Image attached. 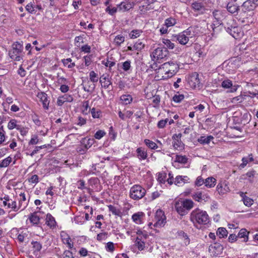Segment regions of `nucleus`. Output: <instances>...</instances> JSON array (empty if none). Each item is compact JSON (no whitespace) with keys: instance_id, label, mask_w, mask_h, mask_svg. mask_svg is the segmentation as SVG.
I'll return each mask as SVG.
<instances>
[{"instance_id":"obj_46","label":"nucleus","mask_w":258,"mask_h":258,"mask_svg":"<svg viewBox=\"0 0 258 258\" xmlns=\"http://www.w3.org/2000/svg\"><path fill=\"white\" fill-rule=\"evenodd\" d=\"M62 62L65 67L69 69L73 68L75 66V62H72V60L70 58L62 59Z\"/></svg>"},{"instance_id":"obj_28","label":"nucleus","mask_w":258,"mask_h":258,"mask_svg":"<svg viewBox=\"0 0 258 258\" xmlns=\"http://www.w3.org/2000/svg\"><path fill=\"white\" fill-rule=\"evenodd\" d=\"M40 217L37 215V212H34L29 215L28 220L32 225H37L40 222Z\"/></svg>"},{"instance_id":"obj_15","label":"nucleus","mask_w":258,"mask_h":258,"mask_svg":"<svg viewBox=\"0 0 258 258\" xmlns=\"http://www.w3.org/2000/svg\"><path fill=\"white\" fill-rule=\"evenodd\" d=\"M181 136V134L179 133L174 134L172 136V139L173 140L172 145L175 149L181 150L183 147V144L180 140Z\"/></svg>"},{"instance_id":"obj_20","label":"nucleus","mask_w":258,"mask_h":258,"mask_svg":"<svg viewBox=\"0 0 258 258\" xmlns=\"http://www.w3.org/2000/svg\"><path fill=\"white\" fill-rule=\"evenodd\" d=\"M166 55V51H164L162 48L160 47L155 49L151 55L154 58L157 60L163 58Z\"/></svg>"},{"instance_id":"obj_45","label":"nucleus","mask_w":258,"mask_h":258,"mask_svg":"<svg viewBox=\"0 0 258 258\" xmlns=\"http://www.w3.org/2000/svg\"><path fill=\"white\" fill-rule=\"evenodd\" d=\"M162 43L164 44L166 47L169 49H173L175 47V44L171 41L168 39H163Z\"/></svg>"},{"instance_id":"obj_59","label":"nucleus","mask_w":258,"mask_h":258,"mask_svg":"<svg viewBox=\"0 0 258 258\" xmlns=\"http://www.w3.org/2000/svg\"><path fill=\"white\" fill-rule=\"evenodd\" d=\"M90 80L93 83L98 82V77L97 74L94 71H91L89 74Z\"/></svg>"},{"instance_id":"obj_51","label":"nucleus","mask_w":258,"mask_h":258,"mask_svg":"<svg viewBox=\"0 0 258 258\" xmlns=\"http://www.w3.org/2000/svg\"><path fill=\"white\" fill-rule=\"evenodd\" d=\"M108 209L110 212L112 213L113 215L120 216H121V212L120 210L115 207L112 205L108 206Z\"/></svg>"},{"instance_id":"obj_11","label":"nucleus","mask_w":258,"mask_h":258,"mask_svg":"<svg viewBox=\"0 0 258 258\" xmlns=\"http://www.w3.org/2000/svg\"><path fill=\"white\" fill-rule=\"evenodd\" d=\"M60 237L62 243L65 244L69 249L75 248L74 247V243L69 234L64 231L60 232Z\"/></svg>"},{"instance_id":"obj_30","label":"nucleus","mask_w":258,"mask_h":258,"mask_svg":"<svg viewBox=\"0 0 258 258\" xmlns=\"http://www.w3.org/2000/svg\"><path fill=\"white\" fill-rule=\"evenodd\" d=\"M249 232L245 229H241L238 233V238L242 239V242H247L248 240Z\"/></svg>"},{"instance_id":"obj_23","label":"nucleus","mask_w":258,"mask_h":258,"mask_svg":"<svg viewBox=\"0 0 258 258\" xmlns=\"http://www.w3.org/2000/svg\"><path fill=\"white\" fill-rule=\"evenodd\" d=\"M189 178L187 176L178 175L176 177L174 184L178 186L184 185L185 183L189 182Z\"/></svg>"},{"instance_id":"obj_31","label":"nucleus","mask_w":258,"mask_h":258,"mask_svg":"<svg viewBox=\"0 0 258 258\" xmlns=\"http://www.w3.org/2000/svg\"><path fill=\"white\" fill-rule=\"evenodd\" d=\"M213 16L215 18V19L219 22V23H220V22L221 21V20L225 17V12L223 11L222 10H215L213 12Z\"/></svg>"},{"instance_id":"obj_49","label":"nucleus","mask_w":258,"mask_h":258,"mask_svg":"<svg viewBox=\"0 0 258 258\" xmlns=\"http://www.w3.org/2000/svg\"><path fill=\"white\" fill-rule=\"evenodd\" d=\"M12 162V158L8 156L0 162V168L7 167Z\"/></svg>"},{"instance_id":"obj_50","label":"nucleus","mask_w":258,"mask_h":258,"mask_svg":"<svg viewBox=\"0 0 258 258\" xmlns=\"http://www.w3.org/2000/svg\"><path fill=\"white\" fill-rule=\"evenodd\" d=\"M142 33V31L141 30H133L129 34V36L131 39H135L139 37L141 35Z\"/></svg>"},{"instance_id":"obj_53","label":"nucleus","mask_w":258,"mask_h":258,"mask_svg":"<svg viewBox=\"0 0 258 258\" xmlns=\"http://www.w3.org/2000/svg\"><path fill=\"white\" fill-rule=\"evenodd\" d=\"M91 112L93 118H99L101 116L102 112L99 109L93 108L91 109Z\"/></svg>"},{"instance_id":"obj_33","label":"nucleus","mask_w":258,"mask_h":258,"mask_svg":"<svg viewBox=\"0 0 258 258\" xmlns=\"http://www.w3.org/2000/svg\"><path fill=\"white\" fill-rule=\"evenodd\" d=\"M240 196L242 198L243 202L246 206L250 207L253 204V200L246 196L245 193L240 192Z\"/></svg>"},{"instance_id":"obj_36","label":"nucleus","mask_w":258,"mask_h":258,"mask_svg":"<svg viewBox=\"0 0 258 258\" xmlns=\"http://www.w3.org/2000/svg\"><path fill=\"white\" fill-rule=\"evenodd\" d=\"M141 236H137L135 241V245L139 250H143L147 246L145 244V242H143L141 238Z\"/></svg>"},{"instance_id":"obj_55","label":"nucleus","mask_w":258,"mask_h":258,"mask_svg":"<svg viewBox=\"0 0 258 258\" xmlns=\"http://www.w3.org/2000/svg\"><path fill=\"white\" fill-rule=\"evenodd\" d=\"M166 174L165 172H160L157 175V180L161 183H165L166 181Z\"/></svg>"},{"instance_id":"obj_40","label":"nucleus","mask_w":258,"mask_h":258,"mask_svg":"<svg viewBox=\"0 0 258 258\" xmlns=\"http://www.w3.org/2000/svg\"><path fill=\"white\" fill-rule=\"evenodd\" d=\"M253 161L252 154L249 155L247 157H243L242 159V163L240 165V167L242 168L245 167L248 163Z\"/></svg>"},{"instance_id":"obj_16","label":"nucleus","mask_w":258,"mask_h":258,"mask_svg":"<svg viewBox=\"0 0 258 258\" xmlns=\"http://www.w3.org/2000/svg\"><path fill=\"white\" fill-rule=\"evenodd\" d=\"M164 66L166 67L172 74L174 76L178 72L179 67L178 64L175 61H170L163 63Z\"/></svg>"},{"instance_id":"obj_4","label":"nucleus","mask_w":258,"mask_h":258,"mask_svg":"<svg viewBox=\"0 0 258 258\" xmlns=\"http://www.w3.org/2000/svg\"><path fill=\"white\" fill-rule=\"evenodd\" d=\"M166 223V218L164 212L160 209H158L155 213L153 222L149 223L148 225L151 228H152V225H153L155 227H162Z\"/></svg>"},{"instance_id":"obj_27","label":"nucleus","mask_w":258,"mask_h":258,"mask_svg":"<svg viewBox=\"0 0 258 258\" xmlns=\"http://www.w3.org/2000/svg\"><path fill=\"white\" fill-rule=\"evenodd\" d=\"M12 231L13 233H15L18 240L20 242H23L24 241L25 238L27 236L26 233L20 231L17 228L13 229Z\"/></svg>"},{"instance_id":"obj_14","label":"nucleus","mask_w":258,"mask_h":258,"mask_svg":"<svg viewBox=\"0 0 258 258\" xmlns=\"http://www.w3.org/2000/svg\"><path fill=\"white\" fill-rule=\"evenodd\" d=\"M176 237L181 241L182 246H187L190 243V240L188 236L182 230L177 232Z\"/></svg>"},{"instance_id":"obj_38","label":"nucleus","mask_w":258,"mask_h":258,"mask_svg":"<svg viewBox=\"0 0 258 258\" xmlns=\"http://www.w3.org/2000/svg\"><path fill=\"white\" fill-rule=\"evenodd\" d=\"M214 138L212 136H201L198 139V141L202 144H208Z\"/></svg>"},{"instance_id":"obj_63","label":"nucleus","mask_w":258,"mask_h":258,"mask_svg":"<svg viewBox=\"0 0 258 258\" xmlns=\"http://www.w3.org/2000/svg\"><path fill=\"white\" fill-rule=\"evenodd\" d=\"M184 98V96L182 94H175L173 97V100L176 103L180 102Z\"/></svg>"},{"instance_id":"obj_26","label":"nucleus","mask_w":258,"mask_h":258,"mask_svg":"<svg viewBox=\"0 0 258 258\" xmlns=\"http://www.w3.org/2000/svg\"><path fill=\"white\" fill-rule=\"evenodd\" d=\"M31 244L32 245V251L34 255L35 256H37L39 255V252L42 249V244L38 241H32L31 242Z\"/></svg>"},{"instance_id":"obj_34","label":"nucleus","mask_w":258,"mask_h":258,"mask_svg":"<svg viewBox=\"0 0 258 258\" xmlns=\"http://www.w3.org/2000/svg\"><path fill=\"white\" fill-rule=\"evenodd\" d=\"M137 157L141 160H145L147 157V152L142 148H138L136 150Z\"/></svg>"},{"instance_id":"obj_58","label":"nucleus","mask_w":258,"mask_h":258,"mask_svg":"<svg viewBox=\"0 0 258 258\" xmlns=\"http://www.w3.org/2000/svg\"><path fill=\"white\" fill-rule=\"evenodd\" d=\"M105 249L107 251L113 252L115 250L114 244L112 242H108L105 245Z\"/></svg>"},{"instance_id":"obj_13","label":"nucleus","mask_w":258,"mask_h":258,"mask_svg":"<svg viewBox=\"0 0 258 258\" xmlns=\"http://www.w3.org/2000/svg\"><path fill=\"white\" fill-rule=\"evenodd\" d=\"M189 85L192 88H197L200 87V80L198 74L195 73L190 75L187 79Z\"/></svg>"},{"instance_id":"obj_56","label":"nucleus","mask_w":258,"mask_h":258,"mask_svg":"<svg viewBox=\"0 0 258 258\" xmlns=\"http://www.w3.org/2000/svg\"><path fill=\"white\" fill-rule=\"evenodd\" d=\"M118 11L117 7L110 8V6H108L105 9V12L111 16L114 15Z\"/></svg>"},{"instance_id":"obj_22","label":"nucleus","mask_w":258,"mask_h":258,"mask_svg":"<svg viewBox=\"0 0 258 258\" xmlns=\"http://www.w3.org/2000/svg\"><path fill=\"white\" fill-rule=\"evenodd\" d=\"M174 37L181 45H185L189 41L188 36L185 35L183 32L178 33L174 36Z\"/></svg>"},{"instance_id":"obj_37","label":"nucleus","mask_w":258,"mask_h":258,"mask_svg":"<svg viewBox=\"0 0 258 258\" xmlns=\"http://www.w3.org/2000/svg\"><path fill=\"white\" fill-rule=\"evenodd\" d=\"M100 82L102 86L107 88L111 84L110 81L109 80L108 75H103L100 78Z\"/></svg>"},{"instance_id":"obj_19","label":"nucleus","mask_w":258,"mask_h":258,"mask_svg":"<svg viewBox=\"0 0 258 258\" xmlns=\"http://www.w3.org/2000/svg\"><path fill=\"white\" fill-rule=\"evenodd\" d=\"M73 101V97L72 95L69 94H64L58 97L56 103L58 106H61L64 102H71Z\"/></svg>"},{"instance_id":"obj_52","label":"nucleus","mask_w":258,"mask_h":258,"mask_svg":"<svg viewBox=\"0 0 258 258\" xmlns=\"http://www.w3.org/2000/svg\"><path fill=\"white\" fill-rule=\"evenodd\" d=\"M176 23V20L173 18H169L165 20L164 25L167 28L171 27L175 25Z\"/></svg>"},{"instance_id":"obj_3","label":"nucleus","mask_w":258,"mask_h":258,"mask_svg":"<svg viewBox=\"0 0 258 258\" xmlns=\"http://www.w3.org/2000/svg\"><path fill=\"white\" fill-rule=\"evenodd\" d=\"M194 207V202L191 200H178L175 203V208L177 212L180 215H185L187 211Z\"/></svg>"},{"instance_id":"obj_5","label":"nucleus","mask_w":258,"mask_h":258,"mask_svg":"<svg viewBox=\"0 0 258 258\" xmlns=\"http://www.w3.org/2000/svg\"><path fill=\"white\" fill-rule=\"evenodd\" d=\"M146 192V189L142 186L135 184L130 190V197L134 200H139L145 196Z\"/></svg>"},{"instance_id":"obj_44","label":"nucleus","mask_w":258,"mask_h":258,"mask_svg":"<svg viewBox=\"0 0 258 258\" xmlns=\"http://www.w3.org/2000/svg\"><path fill=\"white\" fill-rule=\"evenodd\" d=\"M144 143L149 148L152 150H155L158 148V146L154 142L149 139H145Z\"/></svg>"},{"instance_id":"obj_1","label":"nucleus","mask_w":258,"mask_h":258,"mask_svg":"<svg viewBox=\"0 0 258 258\" xmlns=\"http://www.w3.org/2000/svg\"><path fill=\"white\" fill-rule=\"evenodd\" d=\"M190 220L194 224L206 225L210 222V218L206 211L197 208L191 212Z\"/></svg>"},{"instance_id":"obj_29","label":"nucleus","mask_w":258,"mask_h":258,"mask_svg":"<svg viewBox=\"0 0 258 258\" xmlns=\"http://www.w3.org/2000/svg\"><path fill=\"white\" fill-rule=\"evenodd\" d=\"M227 10L230 13L236 15L240 9L236 4L229 3L227 5Z\"/></svg>"},{"instance_id":"obj_8","label":"nucleus","mask_w":258,"mask_h":258,"mask_svg":"<svg viewBox=\"0 0 258 258\" xmlns=\"http://www.w3.org/2000/svg\"><path fill=\"white\" fill-rule=\"evenodd\" d=\"M223 250V246L218 242L211 244L209 247V252L212 256L220 255L222 253Z\"/></svg>"},{"instance_id":"obj_43","label":"nucleus","mask_w":258,"mask_h":258,"mask_svg":"<svg viewBox=\"0 0 258 258\" xmlns=\"http://www.w3.org/2000/svg\"><path fill=\"white\" fill-rule=\"evenodd\" d=\"M229 29V31H227L229 34L232 35L234 38L237 39L240 35L239 34V29L237 27H232L231 28Z\"/></svg>"},{"instance_id":"obj_7","label":"nucleus","mask_w":258,"mask_h":258,"mask_svg":"<svg viewBox=\"0 0 258 258\" xmlns=\"http://www.w3.org/2000/svg\"><path fill=\"white\" fill-rule=\"evenodd\" d=\"M1 206H3L7 209H12L14 211L17 212L19 210V207H17L16 201H13L9 199L8 196L5 197L4 198H1Z\"/></svg>"},{"instance_id":"obj_48","label":"nucleus","mask_w":258,"mask_h":258,"mask_svg":"<svg viewBox=\"0 0 258 258\" xmlns=\"http://www.w3.org/2000/svg\"><path fill=\"white\" fill-rule=\"evenodd\" d=\"M228 232L225 228L220 227L218 229L217 231V235L220 238H224L227 236Z\"/></svg>"},{"instance_id":"obj_2","label":"nucleus","mask_w":258,"mask_h":258,"mask_svg":"<svg viewBox=\"0 0 258 258\" xmlns=\"http://www.w3.org/2000/svg\"><path fill=\"white\" fill-rule=\"evenodd\" d=\"M9 55L12 60L20 61L23 60L25 52L23 51V44L19 42H15L9 51Z\"/></svg>"},{"instance_id":"obj_17","label":"nucleus","mask_w":258,"mask_h":258,"mask_svg":"<svg viewBox=\"0 0 258 258\" xmlns=\"http://www.w3.org/2000/svg\"><path fill=\"white\" fill-rule=\"evenodd\" d=\"M37 97L42 102L43 108L45 109H48L49 107V101L47 94L43 92H39L37 94Z\"/></svg>"},{"instance_id":"obj_9","label":"nucleus","mask_w":258,"mask_h":258,"mask_svg":"<svg viewBox=\"0 0 258 258\" xmlns=\"http://www.w3.org/2000/svg\"><path fill=\"white\" fill-rule=\"evenodd\" d=\"M258 6V0H247L241 6L242 12L244 13L247 11H253Z\"/></svg>"},{"instance_id":"obj_10","label":"nucleus","mask_w":258,"mask_h":258,"mask_svg":"<svg viewBox=\"0 0 258 258\" xmlns=\"http://www.w3.org/2000/svg\"><path fill=\"white\" fill-rule=\"evenodd\" d=\"M216 190L220 195L229 192L230 189L228 185V182L226 180H220L217 185Z\"/></svg>"},{"instance_id":"obj_42","label":"nucleus","mask_w":258,"mask_h":258,"mask_svg":"<svg viewBox=\"0 0 258 258\" xmlns=\"http://www.w3.org/2000/svg\"><path fill=\"white\" fill-rule=\"evenodd\" d=\"M188 158L185 156L177 155L175 158V162L185 164L187 162Z\"/></svg>"},{"instance_id":"obj_24","label":"nucleus","mask_w":258,"mask_h":258,"mask_svg":"<svg viewBox=\"0 0 258 258\" xmlns=\"http://www.w3.org/2000/svg\"><path fill=\"white\" fill-rule=\"evenodd\" d=\"M19 203L17 204V207H19V210L22 209L23 210L27 206V202H26V199L25 194L24 193H21L19 195Z\"/></svg>"},{"instance_id":"obj_54","label":"nucleus","mask_w":258,"mask_h":258,"mask_svg":"<svg viewBox=\"0 0 258 258\" xmlns=\"http://www.w3.org/2000/svg\"><path fill=\"white\" fill-rule=\"evenodd\" d=\"M124 36L121 35H118L115 37L114 42L116 45L119 46L124 41Z\"/></svg>"},{"instance_id":"obj_61","label":"nucleus","mask_w":258,"mask_h":258,"mask_svg":"<svg viewBox=\"0 0 258 258\" xmlns=\"http://www.w3.org/2000/svg\"><path fill=\"white\" fill-rule=\"evenodd\" d=\"M26 10L31 14H35L36 10L34 8V5L31 3L27 4L25 7Z\"/></svg>"},{"instance_id":"obj_41","label":"nucleus","mask_w":258,"mask_h":258,"mask_svg":"<svg viewBox=\"0 0 258 258\" xmlns=\"http://www.w3.org/2000/svg\"><path fill=\"white\" fill-rule=\"evenodd\" d=\"M120 100L122 103L125 105L130 104L133 101V98L130 95H123L120 97Z\"/></svg>"},{"instance_id":"obj_60","label":"nucleus","mask_w":258,"mask_h":258,"mask_svg":"<svg viewBox=\"0 0 258 258\" xmlns=\"http://www.w3.org/2000/svg\"><path fill=\"white\" fill-rule=\"evenodd\" d=\"M232 86V82L228 80H224L221 83V86L225 89H229Z\"/></svg>"},{"instance_id":"obj_47","label":"nucleus","mask_w":258,"mask_h":258,"mask_svg":"<svg viewBox=\"0 0 258 258\" xmlns=\"http://www.w3.org/2000/svg\"><path fill=\"white\" fill-rule=\"evenodd\" d=\"M142 238H141V240L145 242V244L148 246L150 245V243H152L151 240L152 239H150V236L147 234V233H145L144 235H142L140 236Z\"/></svg>"},{"instance_id":"obj_21","label":"nucleus","mask_w":258,"mask_h":258,"mask_svg":"<svg viewBox=\"0 0 258 258\" xmlns=\"http://www.w3.org/2000/svg\"><path fill=\"white\" fill-rule=\"evenodd\" d=\"M145 214L142 212H139L134 214L132 216V219L137 224H141L143 223Z\"/></svg>"},{"instance_id":"obj_6","label":"nucleus","mask_w":258,"mask_h":258,"mask_svg":"<svg viewBox=\"0 0 258 258\" xmlns=\"http://www.w3.org/2000/svg\"><path fill=\"white\" fill-rule=\"evenodd\" d=\"M174 76L167 67L162 64L156 71V78L158 80H166Z\"/></svg>"},{"instance_id":"obj_18","label":"nucleus","mask_w":258,"mask_h":258,"mask_svg":"<svg viewBox=\"0 0 258 258\" xmlns=\"http://www.w3.org/2000/svg\"><path fill=\"white\" fill-rule=\"evenodd\" d=\"M118 11L125 12L129 11L133 8L134 4L128 1H124L117 5Z\"/></svg>"},{"instance_id":"obj_57","label":"nucleus","mask_w":258,"mask_h":258,"mask_svg":"<svg viewBox=\"0 0 258 258\" xmlns=\"http://www.w3.org/2000/svg\"><path fill=\"white\" fill-rule=\"evenodd\" d=\"M17 130L20 132V134L22 136H25L28 134L29 128L28 127L24 126L20 124Z\"/></svg>"},{"instance_id":"obj_35","label":"nucleus","mask_w":258,"mask_h":258,"mask_svg":"<svg viewBox=\"0 0 258 258\" xmlns=\"http://www.w3.org/2000/svg\"><path fill=\"white\" fill-rule=\"evenodd\" d=\"M192 8L196 11H199L201 13H203L205 11V8L202 3L200 2H195L191 5Z\"/></svg>"},{"instance_id":"obj_32","label":"nucleus","mask_w":258,"mask_h":258,"mask_svg":"<svg viewBox=\"0 0 258 258\" xmlns=\"http://www.w3.org/2000/svg\"><path fill=\"white\" fill-rule=\"evenodd\" d=\"M217 180L213 177H209L205 179V185L208 188H212L216 184Z\"/></svg>"},{"instance_id":"obj_25","label":"nucleus","mask_w":258,"mask_h":258,"mask_svg":"<svg viewBox=\"0 0 258 258\" xmlns=\"http://www.w3.org/2000/svg\"><path fill=\"white\" fill-rule=\"evenodd\" d=\"M45 223L48 227L52 229L55 228L56 225L54 218L50 214L46 215Z\"/></svg>"},{"instance_id":"obj_62","label":"nucleus","mask_w":258,"mask_h":258,"mask_svg":"<svg viewBox=\"0 0 258 258\" xmlns=\"http://www.w3.org/2000/svg\"><path fill=\"white\" fill-rule=\"evenodd\" d=\"M144 47V44L140 41H137L133 46L134 49L141 50Z\"/></svg>"},{"instance_id":"obj_12","label":"nucleus","mask_w":258,"mask_h":258,"mask_svg":"<svg viewBox=\"0 0 258 258\" xmlns=\"http://www.w3.org/2000/svg\"><path fill=\"white\" fill-rule=\"evenodd\" d=\"M192 198L194 200L199 202H207L210 199V196L208 193L203 191H199L195 192L192 195Z\"/></svg>"},{"instance_id":"obj_64","label":"nucleus","mask_w":258,"mask_h":258,"mask_svg":"<svg viewBox=\"0 0 258 258\" xmlns=\"http://www.w3.org/2000/svg\"><path fill=\"white\" fill-rule=\"evenodd\" d=\"M62 258H74L73 253L69 250H66L62 255Z\"/></svg>"},{"instance_id":"obj_39","label":"nucleus","mask_w":258,"mask_h":258,"mask_svg":"<svg viewBox=\"0 0 258 258\" xmlns=\"http://www.w3.org/2000/svg\"><path fill=\"white\" fill-rule=\"evenodd\" d=\"M18 122L17 120L14 119H11L8 124V128L10 130H13L14 128H16L17 130L20 124L18 123Z\"/></svg>"}]
</instances>
